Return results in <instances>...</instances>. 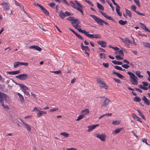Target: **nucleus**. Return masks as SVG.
Returning <instances> with one entry per match:
<instances>
[{
  "label": "nucleus",
  "instance_id": "f257e3e1",
  "mask_svg": "<svg viewBox=\"0 0 150 150\" xmlns=\"http://www.w3.org/2000/svg\"><path fill=\"white\" fill-rule=\"evenodd\" d=\"M128 74L130 76V80L132 83L134 85H137L138 84L137 77L135 75L131 72H128Z\"/></svg>",
  "mask_w": 150,
  "mask_h": 150
},
{
  "label": "nucleus",
  "instance_id": "f03ea898",
  "mask_svg": "<svg viewBox=\"0 0 150 150\" xmlns=\"http://www.w3.org/2000/svg\"><path fill=\"white\" fill-rule=\"evenodd\" d=\"M90 16H91L96 21L99 25H103V23H105V24L107 25H109L108 23L105 21H104L103 20L97 17L95 15L91 14L90 15Z\"/></svg>",
  "mask_w": 150,
  "mask_h": 150
},
{
  "label": "nucleus",
  "instance_id": "7ed1b4c3",
  "mask_svg": "<svg viewBox=\"0 0 150 150\" xmlns=\"http://www.w3.org/2000/svg\"><path fill=\"white\" fill-rule=\"evenodd\" d=\"M59 16L62 19H63L66 16H68L73 15L71 13L68 11H66L64 13L62 11H60L59 13Z\"/></svg>",
  "mask_w": 150,
  "mask_h": 150
},
{
  "label": "nucleus",
  "instance_id": "20e7f679",
  "mask_svg": "<svg viewBox=\"0 0 150 150\" xmlns=\"http://www.w3.org/2000/svg\"><path fill=\"white\" fill-rule=\"evenodd\" d=\"M97 82L100 87L106 89L108 88V86L106 85L104 82L101 80V78H99L97 79Z\"/></svg>",
  "mask_w": 150,
  "mask_h": 150
},
{
  "label": "nucleus",
  "instance_id": "39448f33",
  "mask_svg": "<svg viewBox=\"0 0 150 150\" xmlns=\"http://www.w3.org/2000/svg\"><path fill=\"white\" fill-rule=\"evenodd\" d=\"M17 84L21 88V90L27 96L30 95L29 93L26 91V90L28 89V88L27 86L22 84L17 83Z\"/></svg>",
  "mask_w": 150,
  "mask_h": 150
},
{
  "label": "nucleus",
  "instance_id": "423d86ee",
  "mask_svg": "<svg viewBox=\"0 0 150 150\" xmlns=\"http://www.w3.org/2000/svg\"><path fill=\"white\" fill-rule=\"evenodd\" d=\"M96 137L102 141H105L106 138V135L105 134H100L99 133H96L95 134Z\"/></svg>",
  "mask_w": 150,
  "mask_h": 150
},
{
  "label": "nucleus",
  "instance_id": "0eeeda50",
  "mask_svg": "<svg viewBox=\"0 0 150 150\" xmlns=\"http://www.w3.org/2000/svg\"><path fill=\"white\" fill-rule=\"evenodd\" d=\"M71 23L73 26L76 29L78 28H80L81 27L80 25H79L80 23V21L77 19L74 20L73 22H71Z\"/></svg>",
  "mask_w": 150,
  "mask_h": 150
},
{
  "label": "nucleus",
  "instance_id": "6e6552de",
  "mask_svg": "<svg viewBox=\"0 0 150 150\" xmlns=\"http://www.w3.org/2000/svg\"><path fill=\"white\" fill-rule=\"evenodd\" d=\"M69 3H70V5L71 7H73L74 8L76 9L78 11L81 12V13H82V14L83 15V11L82 10V9H81V8H79V7H77V6L75 4V3H74V2H73L72 1H69Z\"/></svg>",
  "mask_w": 150,
  "mask_h": 150
},
{
  "label": "nucleus",
  "instance_id": "1a4fd4ad",
  "mask_svg": "<svg viewBox=\"0 0 150 150\" xmlns=\"http://www.w3.org/2000/svg\"><path fill=\"white\" fill-rule=\"evenodd\" d=\"M28 75L25 74H22L16 76V78H18L21 80L26 79L28 78Z\"/></svg>",
  "mask_w": 150,
  "mask_h": 150
},
{
  "label": "nucleus",
  "instance_id": "9d476101",
  "mask_svg": "<svg viewBox=\"0 0 150 150\" xmlns=\"http://www.w3.org/2000/svg\"><path fill=\"white\" fill-rule=\"evenodd\" d=\"M28 65V63H24L21 62H15L14 64V67L15 68H16L19 66L20 65H24V66L26 67Z\"/></svg>",
  "mask_w": 150,
  "mask_h": 150
},
{
  "label": "nucleus",
  "instance_id": "9b49d317",
  "mask_svg": "<svg viewBox=\"0 0 150 150\" xmlns=\"http://www.w3.org/2000/svg\"><path fill=\"white\" fill-rule=\"evenodd\" d=\"M120 38L122 41V42L127 46H129V44L131 43V41L128 38Z\"/></svg>",
  "mask_w": 150,
  "mask_h": 150
},
{
  "label": "nucleus",
  "instance_id": "f8f14e48",
  "mask_svg": "<svg viewBox=\"0 0 150 150\" xmlns=\"http://www.w3.org/2000/svg\"><path fill=\"white\" fill-rule=\"evenodd\" d=\"M100 12L106 18L113 21H115V20L112 17L109 16L108 15H107L105 13L103 12L100 11Z\"/></svg>",
  "mask_w": 150,
  "mask_h": 150
},
{
  "label": "nucleus",
  "instance_id": "ddd939ff",
  "mask_svg": "<svg viewBox=\"0 0 150 150\" xmlns=\"http://www.w3.org/2000/svg\"><path fill=\"white\" fill-rule=\"evenodd\" d=\"M29 48L30 49H35L36 50L39 52L41 51L42 50V49L41 47L37 45L31 46L29 47Z\"/></svg>",
  "mask_w": 150,
  "mask_h": 150
},
{
  "label": "nucleus",
  "instance_id": "4468645a",
  "mask_svg": "<svg viewBox=\"0 0 150 150\" xmlns=\"http://www.w3.org/2000/svg\"><path fill=\"white\" fill-rule=\"evenodd\" d=\"M104 100L103 101V103L102 105L105 107L107 106L109 102L110 101V100L107 98L104 97Z\"/></svg>",
  "mask_w": 150,
  "mask_h": 150
},
{
  "label": "nucleus",
  "instance_id": "2eb2a0df",
  "mask_svg": "<svg viewBox=\"0 0 150 150\" xmlns=\"http://www.w3.org/2000/svg\"><path fill=\"white\" fill-rule=\"evenodd\" d=\"M99 126V124H97L96 125H92L88 127V128L87 131L88 132H91L93 129L95 128L96 127Z\"/></svg>",
  "mask_w": 150,
  "mask_h": 150
},
{
  "label": "nucleus",
  "instance_id": "dca6fc26",
  "mask_svg": "<svg viewBox=\"0 0 150 150\" xmlns=\"http://www.w3.org/2000/svg\"><path fill=\"white\" fill-rule=\"evenodd\" d=\"M97 43L99 45L101 46L102 47H105L106 46V42L105 41H98Z\"/></svg>",
  "mask_w": 150,
  "mask_h": 150
},
{
  "label": "nucleus",
  "instance_id": "f3484780",
  "mask_svg": "<svg viewBox=\"0 0 150 150\" xmlns=\"http://www.w3.org/2000/svg\"><path fill=\"white\" fill-rule=\"evenodd\" d=\"M1 5H3V6L4 9L5 11L8 10L9 9V4L8 3H2Z\"/></svg>",
  "mask_w": 150,
  "mask_h": 150
},
{
  "label": "nucleus",
  "instance_id": "a211bd4d",
  "mask_svg": "<svg viewBox=\"0 0 150 150\" xmlns=\"http://www.w3.org/2000/svg\"><path fill=\"white\" fill-rule=\"evenodd\" d=\"M142 100L144 102L145 104L149 105H150V101L145 96H144L142 98Z\"/></svg>",
  "mask_w": 150,
  "mask_h": 150
},
{
  "label": "nucleus",
  "instance_id": "6ab92c4d",
  "mask_svg": "<svg viewBox=\"0 0 150 150\" xmlns=\"http://www.w3.org/2000/svg\"><path fill=\"white\" fill-rule=\"evenodd\" d=\"M122 129V128H116L115 129V130L113 131L112 132V133L113 134H118L119 133Z\"/></svg>",
  "mask_w": 150,
  "mask_h": 150
},
{
  "label": "nucleus",
  "instance_id": "aec40b11",
  "mask_svg": "<svg viewBox=\"0 0 150 150\" xmlns=\"http://www.w3.org/2000/svg\"><path fill=\"white\" fill-rule=\"evenodd\" d=\"M140 24L141 25V27L142 28V29L146 31H148L150 33V30H149L146 26L145 25L142 23H140Z\"/></svg>",
  "mask_w": 150,
  "mask_h": 150
},
{
  "label": "nucleus",
  "instance_id": "412c9836",
  "mask_svg": "<svg viewBox=\"0 0 150 150\" xmlns=\"http://www.w3.org/2000/svg\"><path fill=\"white\" fill-rule=\"evenodd\" d=\"M22 122L24 124L25 127L27 129L28 131L30 132L31 131V129L30 127V126L29 125L25 122H23V121H22Z\"/></svg>",
  "mask_w": 150,
  "mask_h": 150
},
{
  "label": "nucleus",
  "instance_id": "4be33fe9",
  "mask_svg": "<svg viewBox=\"0 0 150 150\" xmlns=\"http://www.w3.org/2000/svg\"><path fill=\"white\" fill-rule=\"evenodd\" d=\"M89 112V110L88 109H85L84 110H83L81 112V113L83 116L88 114Z\"/></svg>",
  "mask_w": 150,
  "mask_h": 150
},
{
  "label": "nucleus",
  "instance_id": "5701e85b",
  "mask_svg": "<svg viewBox=\"0 0 150 150\" xmlns=\"http://www.w3.org/2000/svg\"><path fill=\"white\" fill-rule=\"evenodd\" d=\"M17 94L19 97L21 102L22 103H23L24 101V100L23 96L19 93H18Z\"/></svg>",
  "mask_w": 150,
  "mask_h": 150
},
{
  "label": "nucleus",
  "instance_id": "b1692460",
  "mask_svg": "<svg viewBox=\"0 0 150 150\" xmlns=\"http://www.w3.org/2000/svg\"><path fill=\"white\" fill-rule=\"evenodd\" d=\"M41 11L47 16L49 15V12L43 6L40 9Z\"/></svg>",
  "mask_w": 150,
  "mask_h": 150
},
{
  "label": "nucleus",
  "instance_id": "393cba45",
  "mask_svg": "<svg viewBox=\"0 0 150 150\" xmlns=\"http://www.w3.org/2000/svg\"><path fill=\"white\" fill-rule=\"evenodd\" d=\"M97 7L99 10L103 11H104V7L102 5L98 3H97Z\"/></svg>",
  "mask_w": 150,
  "mask_h": 150
},
{
  "label": "nucleus",
  "instance_id": "a878e982",
  "mask_svg": "<svg viewBox=\"0 0 150 150\" xmlns=\"http://www.w3.org/2000/svg\"><path fill=\"white\" fill-rule=\"evenodd\" d=\"M1 95L6 101L9 100V98L6 94L2 93H1Z\"/></svg>",
  "mask_w": 150,
  "mask_h": 150
},
{
  "label": "nucleus",
  "instance_id": "bb28decb",
  "mask_svg": "<svg viewBox=\"0 0 150 150\" xmlns=\"http://www.w3.org/2000/svg\"><path fill=\"white\" fill-rule=\"evenodd\" d=\"M60 135L63 136L64 137H68L69 136V134L67 133L66 132H62L60 133Z\"/></svg>",
  "mask_w": 150,
  "mask_h": 150
},
{
  "label": "nucleus",
  "instance_id": "cd10ccee",
  "mask_svg": "<svg viewBox=\"0 0 150 150\" xmlns=\"http://www.w3.org/2000/svg\"><path fill=\"white\" fill-rule=\"evenodd\" d=\"M39 112L38 113L37 116L38 117H40L42 115V114L45 115L46 114V112L44 111H38Z\"/></svg>",
  "mask_w": 150,
  "mask_h": 150
},
{
  "label": "nucleus",
  "instance_id": "c85d7f7f",
  "mask_svg": "<svg viewBox=\"0 0 150 150\" xmlns=\"http://www.w3.org/2000/svg\"><path fill=\"white\" fill-rule=\"evenodd\" d=\"M118 23L121 25H124L127 23V21H123L122 20H120L119 21Z\"/></svg>",
  "mask_w": 150,
  "mask_h": 150
},
{
  "label": "nucleus",
  "instance_id": "c756f323",
  "mask_svg": "<svg viewBox=\"0 0 150 150\" xmlns=\"http://www.w3.org/2000/svg\"><path fill=\"white\" fill-rule=\"evenodd\" d=\"M112 62L114 64L121 65L122 64V62L115 60L112 61Z\"/></svg>",
  "mask_w": 150,
  "mask_h": 150
},
{
  "label": "nucleus",
  "instance_id": "7c9ffc66",
  "mask_svg": "<svg viewBox=\"0 0 150 150\" xmlns=\"http://www.w3.org/2000/svg\"><path fill=\"white\" fill-rule=\"evenodd\" d=\"M142 44L145 47L150 48V44L145 42H143Z\"/></svg>",
  "mask_w": 150,
  "mask_h": 150
},
{
  "label": "nucleus",
  "instance_id": "2f4dec72",
  "mask_svg": "<svg viewBox=\"0 0 150 150\" xmlns=\"http://www.w3.org/2000/svg\"><path fill=\"white\" fill-rule=\"evenodd\" d=\"M125 10L126 13L128 15L129 17L131 18L132 16V13L127 9H125Z\"/></svg>",
  "mask_w": 150,
  "mask_h": 150
},
{
  "label": "nucleus",
  "instance_id": "473e14b6",
  "mask_svg": "<svg viewBox=\"0 0 150 150\" xmlns=\"http://www.w3.org/2000/svg\"><path fill=\"white\" fill-rule=\"evenodd\" d=\"M140 72L139 71H136L135 74L139 78H141L143 77V76L140 75Z\"/></svg>",
  "mask_w": 150,
  "mask_h": 150
},
{
  "label": "nucleus",
  "instance_id": "72a5a7b5",
  "mask_svg": "<svg viewBox=\"0 0 150 150\" xmlns=\"http://www.w3.org/2000/svg\"><path fill=\"white\" fill-rule=\"evenodd\" d=\"M84 116L82 114L80 115L78 118L76 120V121H79L82 119Z\"/></svg>",
  "mask_w": 150,
  "mask_h": 150
},
{
  "label": "nucleus",
  "instance_id": "f704fd0d",
  "mask_svg": "<svg viewBox=\"0 0 150 150\" xmlns=\"http://www.w3.org/2000/svg\"><path fill=\"white\" fill-rule=\"evenodd\" d=\"M76 19H75L74 17H71L70 16L69 17L67 18V19L68 20L70 21H72V22H73L74 20H75Z\"/></svg>",
  "mask_w": 150,
  "mask_h": 150
},
{
  "label": "nucleus",
  "instance_id": "c9c22d12",
  "mask_svg": "<svg viewBox=\"0 0 150 150\" xmlns=\"http://www.w3.org/2000/svg\"><path fill=\"white\" fill-rule=\"evenodd\" d=\"M134 1L138 7H140L141 6L139 0H134Z\"/></svg>",
  "mask_w": 150,
  "mask_h": 150
},
{
  "label": "nucleus",
  "instance_id": "e433bc0d",
  "mask_svg": "<svg viewBox=\"0 0 150 150\" xmlns=\"http://www.w3.org/2000/svg\"><path fill=\"white\" fill-rule=\"evenodd\" d=\"M134 100L136 102H139L140 101L141 99L139 97L136 96L134 98Z\"/></svg>",
  "mask_w": 150,
  "mask_h": 150
},
{
  "label": "nucleus",
  "instance_id": "4c0bfd02",
  "mask_svg": "<svg viewBox=\"0 0 150 150\" xmlns=\"http://www.w3.org/2000/svg\"><path fill=\"white\" fill-rule=\"evenodd\" d=\"M131 9L133 11H134L135 12L136 11V9L137 8L136 6L134 5H132L131 7Z\"/></svg>",
  "mask_w": 150,
  "mask_h": 150
},
{
  "label": "nucleus",
  "instance_id": "58836bf2",
  "mask_svg": "<svg viewBox=\"0 0 150 150\" xmlns=\"http://www.w3.org/2000/svg\"><path fill=\"white\" fill-rule=\"evenodd\" d=\"M75 35L79 39L81 40H83V38L79 34H78L77 33Z\"/></svg>",
  "mask_w": 150,
  "mask_h": 150
},
{
  "label": "nucleus",
  "instance_id": "ea45409f",
  "mask_svg": "<svg viewBox=\"0 0 150 150\" xmlns=\"http://www.w3.org/2000/svg\"><path fill=\"white\" fill-rule=\"evenodd\" d=\"M100 57L101 59H103V58H105V54L104 53H100Z\"/></svg>",
  "mask_w": 150,
  "mask_h": 150
},
{
  "label": "nucleus",
  "instance_id": "a19ab883",
  "mask_svg": "<svg viewBox=\"0 0 150 150\" xmlns=\"http://www.w3.org/2000/svg\"><path fill=\"white\" fill-rule=\"evenodd\" d=\"M120 121H113L112 124L113 125H117L120 124Z\"/></svg>",
  "mask_w": 150,
  "mask_h": 150
},
{
  "label": "nucleus",
  "instance_id": "79ce46f5",
  "mask_svg": "<svg viewBox=\"0 0 150 150\" xmlns=\"http://www.w3.org/2000/svg\"><path fill=\"white\" fill-rule=\"evenodd\" d=\"M74 2L76 3L77 5H78L79 8H81V9H82V5L80 3H78L77 1H75Z\"/></svg>",
  "mask_w": 150,
  "mask_h": 150
},
{
  "label": "nucleus",
  "instance_id": "37998d69",
  "mask_svg": "<svg viewBox=\"0 0 150 150\" xmlns=\"http://www.w3.org/2000/svg\"><path fill=\"white\" fill-rule=\"evenodd\" d=\"M51 72L57 74H61V71L60 70L56 71H53Z\"/></svg>",
  "mask_w": 150,
  "mask_h": 150
},
{
  "label": "nucleus",
  "instance_id": "c03bdc74",
  "mask_svg": "<svg viewBox=\"0 0 150 150\" xmlns=\"http://www.w3.org/2000/svg\"><path fill=\"white\" fill-rule=\"evenodd\" d=\"M85 1L89 4H90L91 6H94L93 4L91 1L88 0H85Z\"/></svg>",
  "mask_w": 150,
  "mask_h": 150
},
{
  "label": "nucleus",
  "instance_id": "a18cd8bd",
  "mask_svg": "<svg viewBox=\"0 0 150 150\" xmlns=\"http://www.w3.org/2000/svg\"><path fill=\"white\" fill-rule=\"evenodd\" d=\"M120 79H123L124 77L122 75L120 74V73H117L116 75Z\"/></svg>",
  "mask_w": 150,
  "mask_h": 150
},
{
  "label": "nucleus",
  "instance_id": "49530a36",
  "mask_svg": "<svg viewBox=\"0 0 150 150\" xmlns=\"http://www.w3.org/2000/svg\"><path fill=\"white\" fill-rule=\"evenodd\" d=\"M122 67L124 68L127 69L129 67V66L127 64H124L122 65Z\"/></svg>",
  "mask_w": 150,
  "mask_h": 150
},
{
  "label": "nucleus",
  "instance_id": "de8ad7c7",
  "mask_svg": "<svg viewBox=\"0 0 150 150\" xmlns=\"http://www.w3.org/2000/svg\"><path fill=\"white\" fill-rule=\"evenodd\" d=\"M82 50H84L85 51L88 50L89 51H90L89 47L87 46H85L84 47L82 48Z\"/></svg>",
  "mask_w": 150,
  "mask_h": 150
},
{
  "label": "nucleus",
  "instance_id": "09e8293b",
  "mask_svg": "<svg viewBox=\"0 0 150 150\" xmlns=\"http://www.w3.org/2000/svg\"><path fill=\"white\" fill-rule=\"evenodd\" d=\"M116 58L118 60H122L123 58L121 57L120 55H117L115 56Z\"/></svg>",
  "mask_w": 150,
  "mask_h": 150
},
{
  "label": "nucleus",
  "instance_id": "8fccbe9b",
  "mask_svg": "<svg viewBox=\"0 0 150 150\" xmlns=\"http://www.w3.org/2000/svg\"><path fill=\"white\" fill-rule=\"evenodd\" d=\"M94 35L88 34L87 35V36L90 38H94Z\"/></svg>",
  "mask_w": 150,
  "mask_h": 150
},
{
  "label": "nucleus",
  "instance_id": "3c124183",
  "mask_svg": "<svg viewBox=\"0 0 150 150\" xmlns=\"http://www.w3.org/2000/svg\"><path fill=\"white\" fill-rule=\"evenodd\" d=\"M49 6L52 8H54L55 6V4L54 3H50L49 4Z\"/></svg>",
  "mask_w": 150,
  "mask_h": 150
},
{
  "label": "nucleus",
  "instance_id": "603ef678",
  "mask_svg": "<svg viewBox=\"0 0 150 150\" xmlns=\"http://www.w3.org/2000/svg\"><path fill=\"white\" fill-rule=\"evenodd\" d=\"M118 54H119V55H122V56H124L123 51L122 50H120L119 51V52H118Z\"/></svg>",
  "mask_w": 150,
  "mask_h": 150
},
{
  "label": "nucleus",
  "instance_id": "864d4df0",
  "mask_svg": "<svg viewBox=\"0 0 150 150\" xmlns=\"http://www.w3.org/2000/svg\"><path fill=\"white\" fill-rule=\"evenodd\" d=\"M4 101L3 96H1V95H0V103L1 104V105L4 103Z\"/></svg>",
  "mask_w": 150,
  "mask_h": 150
},
{
  "label": "nucleus",
  "instance_id": "5fc2aeb1",
  "mask_svg": "<svg viewBox=\"0 0 150 150\" xmlns=\"http://www.w3.org/2000/svg\"><path fill=\"white\" fill-rule=\"evenodd\" d=\"M107 2L108 3L109 5H110V6L112 8V10L113 11L114 10L115 8L114 7L112 6V3L110 2H109V1H108Z\"/></svg>",
  "mask_w": 150,
  "mask_h": 150
},
{
  "label": "nucleus",
  "instance_id": "6e6d98bb",
  "mask_svg": "<svg viewBox=\"0 0 150 150\" xmlns=\"http://www.w3.org/2000/svg\"><path fill=\"white\" fill-rule=\"evenodd\" d=\"M58 110V108H54L53 109H50L49 110V112H53L55 111H57Z\"/></svg>",
  "mask_w": 150,
  "mask_h": 150
},
{
  "label": "nucleus",
  "instance_id": "4d7b16f0",
  "mask_svg": "<svg viewBox=\"0 0 150 150\" xmlns=\"http://www.w3.org/2000/svg\"><path fill=\"white\" fill-rule=\"evenodd\" d=\"M135 13H136L138 15H139L141 16H145V14L144 13H140V12L138 11H136Z\"/></svg>",
  "mask_w": 150,
  "mask_h": 150
},
{
  "label": "nucleus",
  "instance_id": "13d9d810",
  "mask_svg": "<svg viewBox=\"0 0 150 150\" xmlns=\"http://www.w3.org/2000/svg\"><path fill=\"white\" fill-rule=\"evenodd\" d=\"M103 65L106 68H108L109 67V64L108 63H105L103 62Z\"/></svg>",
  "mask_w": 150,
  "mask_h": 150
},
{
  "label": "nucleus",
  "instance_id": "bf43d9fd",
  "mask_svg": "<svg viewBox=\"0 0 150 150\" xmlns=\"http://www.w3.org/2000/svg\"><path fill=\"white\" fill-rule=\"evenodd\" d=\"M115 69L119 70H122V68L119 66H115Z\"/></svg>",
  "mask_w": 150,
  "mask_h": 150
},
{
  "label": "nucleus",
  "instance_id": "052dcab7",
  "mask_svg": "<svg viewBox=\"0 0 150 150\" xmlns=\"http://www.w3.org/2000/svg\"><path fill=\"white\" fill-rule=\"evenodd\" d=\"M113 79H114V80L117 83H121V81L120 79H115V78H114Z\"/></svg>",
  "mask_w": 150,
  "mask_h": 150
},
{
  "label": "nucleus",
  "instance_id": "680f3d73",
  "mask_svg": "<svg viewBox=\"0 0 150 150\" xmlns=\"http://www.w3.org/2000/svg\"><path fill=\"white\" fill-rule=\"evenodd\" d=\"M20 73V71L19 70L13 71L14 75L19 74Z\"/></svg>",
  "mask_w": 150,
  "mask_h": 150
},
{
  "label": "nucleus",
  "instance_id": "e2e57ef3",
  "mask_svg": "<svg viewBox=\"0 0 150 150\" xmlns=\"http://www.w3.org/2000/svg\"><path fill=\"white\" fill-rule=\"evenodd\" d=\"M34 5L35 6H38L39 7H40V9L42 8V7L43 6H42L41 5H40L38 3H35L34 4Z\"/></svg>",
  "mask_w": 150,
  "mask_h": 150
},
{
  "label": "nucleus",
  "instance_id": "0e129e2a",
  "mask_svg": "<svg viewBox=\"0 0 150 150\" xmlns=\"http://www.w3.org/2000/svg\"><path fill=\"white\" fill-rule=\"evenodd\" d=\"M88 32H87V31L85 30H82L81 33H84L85 35L87 36V35L88 34Z\"/></svg>",
  "mask_w": 150,
  "mask_h": 150
},
{
  "label": "nucleus",
  "instance_id": "69168bd1",
  "mask_svg": "<svg viewBox=\"0 0 150 150\" xmlns=\"http://www.w3.org/2000/svg\"><path fill=\"white\" fill-rule=\"evenodd\" d=\"M142 83L143 85V86H148L149 85V83H146L145 82H142Z\"/></svg>",
  "mask_w": 150,
  "mask_h": 150
},
{
  "label": "nucleus",
  "instance_id": "338daca9",
  "mask_svg": "<svg viewBox=\"0 0 150 150\" xmlns=\"http://www.w3.org/2000/svg\"><path fill=\"white\" fill-rule=\"evenodd\" d=\"M116 6H117L116 9V12L120 11V7L118 5H117Z\"/></svg>",
  "mask_w": 150,
  "mask_h": 150
},
{
  "label": "nucleus",
  "instance_id": "774afa93",
  "mask_svg": "<svg viewBox=\"0 0 150 150\" xmlns=\"http://www.w3.org/2000/svg\"><path fill=\"white\" fill-rule=\"evenodd\" d=\"M94 35L95 36H94V38H100V36L99 35L96 34Z\"/></svg>",
  "mask_w": 150,
  "mask_h": 150
}]
</instances>
